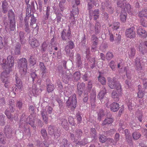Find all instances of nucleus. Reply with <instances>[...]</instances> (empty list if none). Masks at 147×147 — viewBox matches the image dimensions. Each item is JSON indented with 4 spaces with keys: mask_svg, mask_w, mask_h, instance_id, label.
Instances as JSON below:
<instances>
[{
    "mask_svg": "<svg viewBox=\"0 0 147 147\" xmlns=\"http://www.w3.org/2000/svg\"><path fill=\"white\" fill-rule=\"evenodd\" d=\"M14 64L13 58L11 55H9L7 58V62L6 59H3L2 62L1 63V65L3 69H5L2 74V81L5 83L4 86L5 87H7V85L9 83V81L7 77V74H8L9 72L11 71V68L13 66Z\"/></svg>",
    "mask_w": 147,
    "mask_h": 147,
    "instance_id": "obj_1",
    "label": "nucleus"
},
{
    "mask_svg": "<svg viewBox=\"0 0 147 147\" xmlns=\"http://www.w3.org/2000/svg\"><path fill=\"white\" fill-rule=\"evenodd\" d=\"M109 86L111 89L116 88V90H114L112 94V96L116 101H118L119 97L122 95V90L120 84L113 79L109 81Z\"/></svg>",
    "mask_w": 147,
    "mask_h": 147,
    "instance_id": "obj_2",
    "label": "nucleus"
},
{
    "mask_svg": "<svg viewBox=\"0 0 147 147\" xmlns=\"http://www.w3.org/2000/svg\"><path fill=\"white\" fill-rule=\"evenodd\" d=\"M98 4L97 1L94 2L93 0H88V6L89 9L90 10L89 11L90 16L91 17H93L94 20H96L99 17V10L98 9L95 10L93 11H91V9L92 8L94 5L97 6Z\"/></svg>",
    "mask_w": 147,
    "mask_h": 147,
    "instance_id": "obj_3",
    "label": "nucleus"
},
{
    "mask_svg": "<svg viewBox=\"0 0 147 147\" xmlns=\"http://www.w3.org/2000/svg\"><path fill=\"white\" fill-rule=\"evenodd\" d=\"M27 61L25 58H22L18 62V66L21 75L23 76L26 74L27 71Z\"/></svg>",
    "mask_w": 147,
    "mask_h": 147,
    "instance_id": "obj_4",
    "label": "nucleus"
},
{
    "mask_svg": "<svg viewBox=\"0 0 147 147\" xmlns=\"http://www.w3.org/2000/svg\"><path fill=\"white\" fill-rule=\"evenodd\" d=\"M80 3V0H72V4L73 9L71 14L70 19L71 22H74L75 21V18L74 16L78 14V10L77 6Z\"/></svg>",
    "mask_w": 147,
    "mask_h": 147,
    "instance_id": "obj_5",
    "label": "nucleus"
},
{
    "mask_svg": "<svg viewBox=\"0 0 147 147\" xmlns=\"http://www.w3.org/2000/svg\"><path fill=\"white\" fill-rule=\"evenodd\" d=\"M8 16L10 21V30L11 31H14L15 29V16L14 13L12 10L8 11Z\"/></svg>",
    "mask_w": 147,
    "mask_h": 147,
    "instance_id": "obj_6",
    "label": "nucleus"
},
{
    "mask_svg": "<svg viewBox=\"0 0 147 147\" xmlns=\"http://www.w3.org/2000/svg\"><path fill=\"white\" fill-rule=\"evenodd\" d=\"M76 95L75 94L71 96L69 98L67 102V105L72 109L76 107Z\"/></svg>",
    "mask_w": 147,
    "mask_h": 147,
    "instance_id": "obj_7",
    "label": "nucleus"
},
{
    "mask_svg": "<svg viewBox=\"0 0 147 147\" xmlns=\"http://www.w3.org/2000/svg\"><path fill=\"white\" fill-rule=\"evenodd\" d=\"M134 27H131L127 29L125 32V35L127 37L130 38H134L135 36V32Z\"/></svg>",
    "mask_w": 147,
    "mask_h": 147,
    "instance_id": "obj_8",
    "label": "nucleus"
},
{
    "mask_svg": "<svg viewBox=\"0 0 147 147\" xmlns=\"http://www.w3.org/2000/svg\"><path fill=\"white\" fill-rule=\"evenodd\" d=\"M137 33L139 35L143 38L146 37L147 36V33L144 28L141 26L137 28Z\"/></svg>",
    "mask_w": 147,
    "mask_h": 147,
    "instance_id": "obj_9",
    "label": "nucleus"
},
{
    "mask_svg": "<svg viewBox=\"0 0 147 147\" xmlns=\"http://www.w3.org/2000/svg\"><path fill=\"white\" fill-rule=\"evenodd\" d=\"M144 44L143 47L140 44L139 47L137 48L138 50L140 51L143 54L147 52V41L144 42Z\"/></svg>",
    "mask_w": 147,
    "mask_h": 147,
    "instance_id": "obj_10",
    "label": "nucleus"
},
{
    "mask_svg": "<svg viewBox=\"0 0 147 147\" xmlns=\"http://www.w3.org/2000/svg\"><path fill=\"white\" fill-rule=\"evenodd\" d=\"M40 92L37 89L36 86L34 85L32 86V89L30 92V94L32 96H36Z\"/></svg>",
    "mask_w": 147,
    "mask_h": 147,
    "instance_id": "obj_11",
    "label": "nucleus"
},
{
    "mask_svg": "<svg viewBox=\"0 0 147 147\" xmlns=\"http://www.w3.org/2000/svg\"><path fill=\"white\" fill-rule=\"evenodd\" d=\"M29 43L31 46L33 48L36 47L39 45V43L38 41L34 38L32 39H30Z\"/></svg>",
    "mask_w": 147,
    "mask_h": 147,
    "instance_id": "obj_12",
    "label": "nucleus"
},
{
    "mask_svg": "<svg viewBox=\"0 0 147 147\" xmlns=\"http://www.w3.org/2000/svg\"><path fill=\"white\" fill-rule=\"evenodd\" d=\"M13 103L14 102L13 100L12 101V100H11V101H9V103L11 105V108H12V109H11V108L10 107V111H9L6 110L5 111V114L8 118H11V115L10 112H12L14 111V109H13V106H12V105H13Z\"/></svg>",
    "mask_w": 147,
    "mask_h": 147,
    "instance_id": "obj_13",
    "label": "nucleus"
},
{
    "mask_svg": "<svg viewBox=\"0 0 147 147\" xmlns=\"http://www.w3.org/2000/svg\"><path fill=\"white\" fill-rule=\"evenodd\" d=\"M119 109V104L117 103L113 102L110 105V109L113 112L117 111Z\"/></svg>",
    "mask_w": 147,
    "mask_h": 147,
    "instance_id": "obj_14",
    "label": "nucleus"
},
{
    "mask_svg": "<svg viewBox=\"0 0 147 147\" xmlns=\"http://www.w3.org/2000/svg\"><path fill=\"white\" fill-rule=\"evenodd\" d=\"M97 38L96 37L95 35H93L92 36V41L93 42V44L92 45V51H94L95 49L96 48V46L97 45Z\"/></svg>",
    "mask_w": 147,
    "mask_h": 147,
    "instance_id": "obj_15",
    "label": "nucleus"
},
{
    "mask_svg": "<svg viewBox=\"0 0 147 147\" xmlns=\"http://www.w3.org/2000/svg\"><path fill=\"white\" fill-rule=\"evenodd\" d=\"M85 86V84L83 83H78L77 85V89L78 93L80 95L82 93L84 88Z\"/></svg>",
    "mask_w": 147,
    "mask_h": 147,
    "instance_id": "obj_16",
    "label": "nucleus"
},
{
    "mask_svg": "<svg viewBox=\"0 0 147 147\" xmlns=\"http://www.w3.org/2000/svg\"><path fill=\"white\" fill-rule=\"evenodd\" d=\"M53 9L54 10V12L57 15L56 20L57 22L59 23L61 21V17L60 16L57 15L60 14V12L57 10V7L56 6H54Z\"/></svg>",
    "mask_w": 147,
    "mask_h": 147,
    "instance_id": "obj_17",
    "label": "nucleus"
},
{
    "mask_svg": "<svg viewBox=\"0 0 147 147\" xmlns=\"http://www.w3.org/2000/svg\"><path fill=\"white\" fill-rule=\"evenodd\" d=\"M139 16L140 20L141 18L144 19L145 18H147V10L146 9L140 11L139 14Z\"/></svg>",
    "mask_w": 147,
    "mask_h": 147,
    "instance_id": "obj_18",
    "label": "nucleus"
},
{
    "mask_svg": "<svg viewBox=\"0 0 147 147\" xmlns=\"http://www.w3.org/2000/svg\"><path fill=\"white\" fill-rule=\"evenodd\" d=\"M61 144L64 147H72V144L65 139H64L63 140Z\"/></svg>",
    "mask_w": 147,
    "mask_h": 147,
    "instance_id": "obj_19",
    "label": "nucleus"
},
{
    "mask_svg": "<svg viewBox=\"0 0 147 147\" xmlns=\"http://www.w3.org/2000/svg\"><path fill=\"white\" fill-rule=\"evenodd\" d=\"M39 66L40 69V72L42 74V76H44V74L46 72V68L42 62H40L39 64Z\"/></svg>",
    "mask_w": 147,
    "mask_h": 147,
    "instance_id": "obj_20",
    "label": "nucleus"
},
{
    "mask_svg": "<svg viewBox=\"0 0 147 147\" xmlns=\"http://www.w3.org/2000/svg\"><path fill=\"white\" fill-rule=\"evenodd\" d=\"M41 114L43 120L46 123H47L48 117L47 115L46 111L44 110L42 111Z\"/></svg>",
    "mask_w": 147,
    "mask_h": 147,
    "instance_id": "obj_21",
    "label": "nucleus"
},
{
    "mask_svg": "<svg viewBox=\"0 0 147 147\" xmlns=\"http://www.w3.org/2000/svg\"><path fill=\"white\" fill-rule=\"evenodd\" d=\"M119 26V23L118 22H115L110 26V29L113 30H117Z\"/></svg>",
    "mask_w": 147,
    "mask_h": 147,
    "instance_id": "obj_22",
    "label": "nucleus"
},
{
    "mask_svg": "<svg viewBox=\"0 0 147 147\" xmlns=\"http://www.w3.org/2000/svg\"><path fill=\"white\" fill-rule=\"evenodd\" d=\"M127 13L125 12H122L121 13L120 19L122 22H125L126 20Z\"/></svg>",
    "mask_w": 147,
    "mask_h": 147,
    "instance_id": "obj_23",
    "label": "nucleus"
},
{
    "mask_svg": "<svg viewBox=\"0 0 147 147\" xmlns=\"http://www.w3.org/2000/svg\"><path fill=\"white\" fill-rule=\"evenodd\" d=\"M113 121V119L110 118H107L103 121L102 123V125L111 123Z\"/></svg>",
    "mask_w": 147,
    "mask_h": 147,
    "instance_id": "obj_24",
    "label": "nucleus"
},
{
    "mask_svg": "<svg viewBox=\"0 0 147 147\" xmlns=\"http://www.w3.org/2000/svg\"><path fill=\"white\" fill-rule=\"evenodd\" d=\"M138 89L139 91L138 93V96L139 98H142L144 96V92L141 90V86L140 85L138 86Z\"/></svg>",
    "mask_w": 147,
    "mask_h": 147,
    "instance_id": "obj_25",
    "label": "nucleus"
},
{
    "mask_svg": "<svg viewBox=\"0 0 147 147\" xmlns=\"http://www.w3.org/2000/svg\"><path fill=\"white\" fill-rule=\"evenodd\" d=\"M82 134V132L80 130L77 131L75 134V136L74 134H71V138L72 139L74 138L76 139V137H78L79 136L81 135Z\"/></svg>",
    "mask_w": 147,
    "mask_h": 147,
    "instance_id": "obj_26",
    "label": "nucleus"
},
{
    "mask_svg": "<svg viewBox=\"0 0 147 147\" xmlns=\"http://www.w3.org/2000/svg\"><path fill=\"white\" fill-rule=\"evenodd\" d=\"M126 0H119L117 3V6L121 8H124L125 7Z\"/></svg>",
    "mask_w": 147,
    "mask_h": 147,
    "instance_id": "obj_27",
    "label": "nucleus"
},
{
    "mask_svg": "<svg viewBox=\"0 0 147 147\" xmlns=\"http://www.w3.org/2000/svg\"><path fill=\"white\" fill-rule=\"evenodd\" d=\"M124 133L126 136V140L127 142H129L131 140V138L130 134L128 132V130L127 129H125L124 130Z\"/></svg>",
    "mask_w": 147,
    "mask_h": 147,
    "instance_id": "obj_28",
    "label": "nucleus"
},
{
    "mask_svg": "<svg viewBox=\"0 0 147 147\" xmlns=\"http://www.w3.org/2000/svg\"><path fill=\"white\" fill-rule=\"evenodd\" d=\"M106 90L105 88L99 93L98 96L100 100H102L104 98V96Z\"/></svg>",
    "mask_w": 147,
    "mask_h": 147,
    "instance_id": "obj_29",
    "label": "nucleus"
},
{
    "mask_svg": "<svg viewBox=\"0 0 147 147\" xmlns=\"http://www.w3.org/2000/svg\"><path fill=\"white\" fill-rule=\"evenodd\" d=\"M50 8L48 6L47 7V9L46 11V16L45 18V20H47L49 18L51 12Z\"/></svg>",
    "mask_w": 147,
    "mask_h": 147,
    "instance_id": "obj_30",
    "label": "nucleus"
},
{
    "mask_svg": "<svg viewBox=\"0 0 147 147\" xmlns=\"http://www.w3.org/2000/svg\"><path fill=\"white\" fill-rule=\"evenodd\" d=\"M2 7L3 12L5 13L8 10V7L7 2L5 1H3L2 3Z\"/></svg>",
    "mask_w": 147,
    "mask_h": 147,
    "instance_id": "obj_31",
    "label": "nucleus"
},
{
    "mask_svg": "<svg viewBox=\"0 0 147 147\" xmlns=\"http://www.w3.org/2000/svg\"><path fill=\"white\" fill-rule=\"evenodd\" d=\"M136 70L138 73L142 72L143 71V70L142 68V67L141 66V65L140 63H136Z\"/></svg>",
    "mask_w": 147,
    "mask_h": 147,
    "instance_id": "obj_32",
    "label": "nucleus"
},
{
    "mask_svg": "<svg viewBox=\"0 0 147 147\" xmlns=\"http://www.w3.org/2000/svg\"><path fill=\"white\" fill-rule=\"evenodd\" d=\"M141 134L138 132H135L132 134L133 138L135 140L138 139L140 137Z\"/></svg>",
    "mask_w": 147,
    "mask_h": 147,
    "instance_id": "obj_33",
    "label": "nucleus"
},
{
    "mask_svg": "<svg viewBox=\"0 0 147 147\" xmlns=\"http://www.w3.org/2000/svg\"><path fill=\"white\" fill-rule=\"evenodd\" d=\"M99 81L102 85H104L106 83L105 79V78L100 75L98 77Z\"/></svg>",
    "mask_w": 147,
    "mask_h": 147,
    "instance_id": "obj_34",
    "label": "nucleus"
},
{
    "mask_svg": "<svg viewBox=\"0 0 147 147\" xmlns=\"http://www.w3.org/2000/svg\"><path fill=\"white\" fill-rule=\"evenodd\" d=\"M29 62L30 64L32 66H33L36 63L35 59L34 58V57L32 56L30 57L29 60Z\"/></svg>",
    "mask_w": 147,
    "mask_h": 147,
    "instance_id": "obj_35",
    "label": "nucleus"
},
{
    "mask_svg": "<svg viewBox=\"0 0 147 147\" xmlns=\"http://www.w3.org/2000/svg\"><path fill=\"white\" fill-rule=\"evenodd\" d=\"M88 142L87 141V139H85L83 141H82L81 142H76V146H77L78 145H84L87 143Z\"/></svg>",
    "mask_w": 147,
    "mask_h": 147,
    "instance_id": "obj_36",
    "label": "nucleus"
},
{
    "mask_svg": "<svg viewBox=\"0 0 147 147\" xmlns=\"http://www.w3.org/2000/svg\"><path fill=\"white\" fill-rule=\"evenodd\" d=\"M65 1V0H62L59 3V7L61 11H63L64 9V5Z\"/></svg>",
    "mask_w": 147,
    "mask_h": 147,
    "instance_id": "obj_37",
    "label": "nucleus"
},
{
    "mask_svg": "<svg viewBox=\"0 0 147 147\" xmlns=\"http://www.w3.org/2000/svg\"><path fill=\"white\" fill-rule=\"evenodd\" d=\"M135 54V50L134 49L131 48L129 52V55L130 57H132L134 56Z\"/></svg>",
    "mask_w": 147,
    "mask_h": 147,
    "instance_id": "obj_38",
    "label": "nucleus"
},
{
    "mask_svg": "<svg viewBox=\"0 0 147 147\" xmlns=\"http://www.w3.org/2000/svg\"><path fill=\"white\" fill-rule=\"evenodd\" d=\"M125 123L123 122L119 124L120 127L119 129V132H122V131L125 127Z\"/></svg>",
    "mask_w": 147,
    "mask_h": 147,
    "instance_id": "obj_39",
    "label": "nucleus"
},
{
    "mask_svg": "<svg viewBox=\"0 0 147 147\" xmlns=\"http://www.w3.org/2000/svg\"><path fill=\"white\" fill-rule=\"evenodd\" d=\"M3 38L2 37H0V49H1L4 47H6L7 46V44L5 42L4 44L2 42Z\"/></svg>",
    "mask_w": 147,
    "mask_h": 147,
    "instance_id": "obj_40",
    "label": "nucleus"
},
{
    "mask_svg": "<svg viewBox=\"0 0 147 147\" xmlns=\"http://www.w3.org/2000/svg\"><path fill=\"white\" fill-rule=\"evenodd\" d=\"M54 131V127L50 126L48 127V133L51 135L53 134Z\"/></svg>",
    "mask_w": 147,
    "mask_h": 147,
    "instance_id": "obj_41",
    "label": "nucleus"
},
{
    "mask_svg": "<svg viewBox=\"0 0 147 147\" xmlns=\"http://www.w3.org/2000/svg\"><path fill=\"white\" fill-rule=\"evenodd\" d=\"M73 77L75 80H77L80 78V73L79 72H76L74 73Z\"/></svg>",
    "mask_w": 147,
    "mask_h": 147,
    "instance_id": "obj_42",
    "label": "nucleus"
},
{
    "mask_svg": "<svg viewBox=\"0 0 147 147\" xmlns=\"http://www.w3.org/2000/svg\"><path fill=\"white\" fill-rule=\"evenodd\" d=\"M100 23L99 22H97L95 26V32L96 33H97L99 32L100 31Z\"/></svg>",
    "mask_w": 147,
    "mask_h": 147,
    "instance_id": "obj_43",
    "label": "nucleus"
},
{
    "mask_svg": "<svg viewBox=\"0 0 147 147\" xmlns=\"http://www.w3.org/2000/svg\"><path fill=\"white\" fill-rule=\"evenodd\" d=\"M41 133L42 136L45 139L47 140L48 139L46 130L44 129H42L41 131Z\"/></svg>",
    "mask_w": 147,
    "mask_h": 147,
    "instance_id": "obj_44",
    "label": "nucleus"
},
{
    "mask_svg": "<svg viewBox=\"0 0 147 147\" xmlns=\"http://www.w3.org/2000/svg\"><path fill=\"white\" fill-rule=\"evenodd\" d=\"M127 105L128 106L129 109L131 110L132 109L133 106L132 104V102L130 100H128V101L126 102Z\"/></svg>",
    "mask_w": 147,
    "mask_h": 147,
    "instance_id": "obj_45",
    "label": "nucleus"
},
{
    "mask_svg": "<svg viewBox=\"0 0 147 147\" xmlns=\"http://www.w3.org/2000/svg\"><path fill=\"white\" fill-rule=\"evenodd\" d=\"M10 129L9 128H6L5 129V134L6 136L8 138H10L11 137L10 135H9V134H10V132L9 131Z\"/></svg>",
    "mask_w": 147,
    "mask_h": 147,
    "instance_id": "obj_46",
    "label": "nucleus"
},
{
    "mask_svg": "<svg viewBox=\"0 0 147 147\" xmlns=\"http://www.w3.org/2000/svg\"><path fill=\"white\" fill-rule=\"evenodd\" d=\"M96 97V95L95 94H93L92 96V97H91V105L92 106H94V102L95 100Z\"/></svg>",
    "mask_w": 147,
    "mask_h": 147,
    "instance_id": "obj_47",
    "label": "nucleus"
},
{
    "mask_svg": "<svg viewBox=\"0 0 147 147\" xmlns=\"http://www.w3.org/2000/svg\"><path fill=\"white\" fill-rule=\"evenodd\" d=\"M16 86L17 87L16 90V91L19 90V92H20L22 90V83H20L18 84H16Z\"/></svg>",
    "mask_w": 147,
    "mask_h": 147,
    "instance_id": "obj_48",
    "label": "nucleus"
},
{
    "mask_svg": "<svg viewBox=\"0 0 147 147\" xmlns=\"http://www.w3.org/2000/svg\"><path fill=\"white\" fill-rule=\"evenodd\" d=\"M54 86L52 84H49L47 86V89L48 92H50L54 90Z\"/></svg>",
    "mask_w": 147,
    "mask_h": 147,
    "instance_id": "obj_49",
    "label": "nucleus"
},
{
    "mask_svg": "<svg viewBox=\"0 0 147 147\" xmlns=\"http://www.w3.org/2000/svg\"><path fill=\"white\" fill-rule=\"evenodd\" d=\"M66 31V30H64L62 33L61 37L63 40H66L68 38L67 35H65Z\"/></svg>",
    "mask_w": 147,
    "mask_h": 147,
    "instance_id": "obj_50",
    "label": "nucleus"
},
{
    "mask_svg": "<svg viewBox=\"0 0 147 147\" xmlns=\"http://www.w3.org/2000/svg\"><path fill=\"white\" fill-rule=\"evenodd\" d=\"M140 20V22L143 26L144 27L147 26V22L144 19L141 18Z\"/></svg>",
    "mask_w": 147,
    "mask_h": 147,
    "instance_id": "obj_51",
    "label": "nucleus"
},
{
    "mask_svg": "<svg viewBox=\"0 0 147 147\" xmlns=\"http://www.w3.org/2000/svg\"><path fill=\"white\" fill-rule=\"evenodd\" d=\"M47 44L46 42H43L42 45L41 50L43 51H45L47 49Z\"/></svg>",
    "mask_w": 147,
    "mask_h": 147,
    "instance_id": "obj_52",
    "label": "nucleus"
},
{
    "mask_svg": "<svg viewBox=\"0 0 147 147\" xmlns=\"http://www.w3.org/2000/svg\"><path fill=\"white\" fill-rule=\"evenodd\" d=\"M20 46H18L14 50V53L16 55H18L20 53Z\"/></svg>",
    "mask_w": 147,
    "mask_h": 147,
    "instance_id": "obj_53",
    "label": "nucleus"
},
{
    "mask_svg": "<svg viewBox=\"0 0 147 147\" xmlns=\"http://www.w3.org/2000/svg\"><path fill=\"white\" fill-rule=\"evenodd\" d=\"M99 140L102 143L105 142L107 140L106 137L103 135H101L100 136Z\"/></svg>",
    "mask_w": 147,
    "mask_h": 147,
    "instance_id": "obj_54",
    "label": "nucleus"
},
{
    "mask_svg": "<svg viewBox=\"0 0 147 147\" xmlns=\"http://www.w3.org/2000/svg\"><path fill=\"white\" fill-rule=\"evenodd\" d=\"M113 57V54L110 52H108L107 53L106 55L107 59H111Z\"/></svg>",
    "mask_w": 147,
    "mask_h": 147,
    "instance_id": "obj_55",
    "label": "nucleus"
},
{
    "mask_svg": "<svg viewBox=\"0 0 147 147\" xmlns=\"http://www.w3.org/2000/svg\"><path fill=\"white\" fill-rule=\"evenodd\" d=\"M119 134L118 133H116L115 135L114 140L116 142H117L119 139Z\"/></svg>",
    "mask_w": 147,
    "mask_h": 147,
    "instance_id": "obj_56",
    "label": "nucleus"
},
{
    "mask_svg": "<svg viewBox=\"0 0 147 147\" xmlns=\"http://www.w3.org/2000/svg\"><path fill=\"white\" fill-rule=\"evenodd\" d=\"M127 68L126 67L125 68V70L126 71V76L128 79H130L131 78V75L130 74L129 71H127Z\"/></svg>",
    "mask_w": 147,
    "mask_h": 147,
    "instance_id": "obj_57",
    "label": "nucleus"
},
{
    "mask_svg": "<svg viewBox=\"0 0 147 147\" xmlns=\"http://www.w3.org/2000/svg\"><path fill=\"white\" fill-rule=\"evenodd\" d=\"M4 138L3 135L2 134H0V142L3 144H4L5 143Z\"/></svg>",
    "mask_w": 147,
    "mask_h": 147,
    "instance_id": "obj_58",
    "label": "nucleus"
},
{
    "mask_svg": "<svg viewBox=\"0 0 147 147\" xmlns=\"http://www.w3.org/2000/svg\"><path fill=\"white\" fill-rule=\"evenodd\" d=\"M108 5V3L107 1H105V2L102 3V9H105V7H107Z\"/></svg>",
    "mask_w": 147,
    "mask_h": 147,
    "instance_id": "obj_59",
    "label": "nucleus"
},
{
    "mask_svg": "<svg viewBox=\"0 0 147 147\" xmlns=\"http://www.w3.org/2000/svg\"><path fill=\"white\" fill-rule=\"evenodd\" d=\"M91 134L92 135V137H94L96 135V132L95 129L94 128H92L91 130Z\"/></svg>",
    "mask_w": 147,
    "mask_h": 147,
    "instance_id": "obj_60",
    "label": "nucleus"
},
{
    "mask_svg": "<svg viewBox=\"0 0 147 147\" xmlns=\"http://www.w3.org/2000/svg\"><path fill=\"white\" fill-rule=\"evenodd\" d=\"M115 62L114 61H111L110 63V66L113 70H114L115 68L114 65Z\"/></svg>",
    "mask_w": 147,
    "mask_h": 147,
    "instance_id": "obj_61",
    "label": "nucleus"
},
{
    "mask_svg": "<svg viewBox=\"0 0 147 147\" xmlns=\"http://www.w3.org/2000/svg\"><path fill=\"white\" fill-rule=\"evenodd\" d=\"M31 76L32 78L33 81H34L35 79L36 78V74L34 72H32L31 74Z\"/></svg>",
    "mask_w": 147,
    "mask_h": 147,
    "instance_id": "obj_62",
    "label": "nucleus"
},
{
    "mask_svg": "<svg viewBox=\"0 0 147 147\" xmlns=\"http://www.w3.org/2000/svg\"><path fill=\"white\" fill-rule=\"evenodd\" d=\"M70 48L68 45L66 46L65 48V51L67 54H68L70 52Z\"/></svg>",
    "mask_w": 147,
    "mask_h": 147,
    "instance_id": "obj_63",
    "label": "nucleus"
},
{
    "mask_svg": "<svg viewBox=\"0 0 147 147\" xmlns=\"http://www.w3.org/2000/svg\"><path fill=\"white\" fill-rule=\"evenodd\" d=\"M61 125L62 126H67V120L66 119H64L62 121Z\"/></svg>",
    "mask_w": 147,
    "mask_h": 147,
    "instance_id": "obj_64",
    "label": "nucleus"
}]
</instances>
